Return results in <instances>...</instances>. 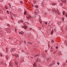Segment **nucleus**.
Listing matches in <instances>:
<instances>
[{
    "mask_svg": "<svg viewBox=\"0 0 67 67\" xmlns=\"http://www.w3.org/2000/svg\"><path fill=\"white\" fill-rule=\"evenodd\" d=\"M38 12H39V10H38V9H36L35 12V14H36L37 13H38Z\"/></svg>",
    "mask_w": 67,
    "mask_h": 67,
    "instance_id": "obj_1",
    "label": "nucleus"
},
{
    "mask_svg": "<svg viewBox=\"0 0 67 67\" xmlns=\"http://www.w3.org/2000/svg\"><path fill=\"white\" fill-rule=\"evenodd\" d=\"M22 28H24V29L26 30V29H27V26H22Z\"/></svg>",
    "mask_w": 67,
    "mask_h": 67,
    "instance_id": "obj_2",
    "label": "nucleus"
},
{
    "mask_svg": "<svg viewBox=\"0 0 67 67\" xmlns=\"http://www.w3.org/2000/svg\"><path fill=\"white\" fill-rule=\"evenodd\" d=\"M31 18V16L30 15H29L28 17H27V19H30Z\"/></svg>",
    "mask_w": 67,
    "mask_h": 67,
    "instance_id": "obj_3",
    "label": "nucleus"
},
{
    "mask_svg": "<svg viewBox=\"0 0 67 67\" xmlns=\"http://www.w3.org/2000/svg\"><path fill=\"white\" fill-rule=\"evenodd\" d=\"M61 1L63 2H66V0H61Z\"/></svg>",
    "mask_w": 67,
    "mask_h": 67,
    "instance_id": "obj_4",
    "label": "nucleus"
},
{
    "mask_svg": "<svg viewBox=\"0 0 67 67\" xmlns=\"http://www.w3.org/2000/svg\"><path fill=\"white\" fill-rule=\"evenodd\" d=\"M51 5H55L56 3H51Z\"/></svg>",
    "mask_w": 67,
    "mask_h": 67,
    "instance_id": "obj_5",
    "label": "nucleus"
},
{
    "mask_svg": "<svg viewBox=\"0 0 67 67\" xmlns=\"http://www.w3.org/2000/svg\"><path fill=\"white\" fill-rule=\"evenodd\" d=\"M22 9H21L20 8H19L18 10V11H20V12L22 11Z\"/></svg>",
    "mask_w": 67,
    "mask_h": 67,
    "instance_id": "obj_6",
    "label": "nucleus"
},
{
    "mask_svg": "<svg viewBox=\"0 0 67 67\" xmlns=\"http://www.w3.org/2000/svg\"><path fill=\"white\" fill-rule=\"evenodd\" d=\"M35 7L36 8H38V6L37 5H35Z\"/></svg>",
    "mask_w": 67,
    "mask_h": 67,
    "instance_id": "obj_7",
    "label": "nucleus"
},
{
    "mask_svg": "<svg viewBox=\"0 0 67 67\" xmlns=\"http://www.w3.org/2000/svg\"><path fill=\"white\" fill-rule=\"evenodd\" d=\"M40 56V55H39V54H37L35 56V57H37V56Z\"/></svg>",
    "mask_w": 67,
    "mask_h": 67,
    "instance_id": "obj_8",
    "label": "nucleus"
},
{
    "mask_svg": "<svg viewBox=\"0 0 67 67\" xmlns=\"http://www.w3.org/2000/svg\"><path fill=\"white\" fill-rule=\"evenodd\" d=\"M57 11L58 14H60V13H59V10H58Z\"/></svg>",
    "mask_w": 67,
    "mask_h": 67,
    "instance_id": "obj_9",
    "label": "nucleus"
},
{
    "mask_svg": "<svg viewBox=\"0 0 67 67\" xmlns=\"http://www.w3.org/2000/svg\"><path fill=\"white\" fill-rule=\"evenodd\" d=\"M65 11L63 12V15H65Z\"/></svg>",
    "mask_w": 67,
    "mask_h": 67,
    "instance_id": "obj_10",
    "label": "nucleus"
},
{
    "mask_svg": "<svg viewBox=\"0 0 67 67\" xmlns=\"http://www.w3.org/2000/svg\"><path fill=\"white\" fill-rule=\"evenodd\" d=\"M65 43H66V46H67V40H65Z\"/></svg>",
    "mask_w": 67,
    "mask_h": 67,
    "instance_id": "obj_11",
    "label": "nucleus"
},
{
    "mask_svg": "<svg viewBox=\"0 0 67 67\" xmlns=\"http://www.w3.org/2000/svg\"><path fill=\"white\" fill-rule=\"evenodd\" d=\"M20 22L21 23H22V22H23V21L22 20H21L20 21Z\"/></svg>",
    "mask_w": 67,
    "mask_h": 67,
    "instance_id": "obj_12",
    "label": "nucleus"
},
{
    "mask_svg": "<svg viewBox=\"0 0 67 67\" xmlns=\"http://www.w3.org/2000/svg\"><path fill=\"white\" fill-rule=\"evenodd\" d=\"M28 44H31V45L32 44V43L30 42H28Z\"/></svg>",
    "mask_w": 67,
    "mask_h": 67,
    "instance_id": "obj_13",
    "label": "nucleus"
},
{
    "mask_svg": "<svg viewBox=\"0 0 67 67\" xmlns=\"http://www.w3.org/2000/svg\"><path fill=\"white\" fill-rule=\"evenodd\" d=\"M6 58L7 59H8L9 58H8V57L7 56H6Z\"/></svg>",
    "mask_w": 67,
    "mask_h": 67,
    "instance_id": "obj_14",
    "label": "nucleus"
},
{
    "mask_svg": "<svg viewBox=\"0 0 67 67\" xmlns=\"http://www.w3.org/2000/svg\"><path fill=\"white\" fill-rule=\"evenodd\" d=\"M8 48H6V53H7V52H8Z\"/></svg>",
    "mask_w": 67,
    "mask_h": 67,
    "instance_id": "obj_15",
    "label": "nucleus"
},
{
    "mask_svg": "<svg viewBox=\"0 0 67 67\" xmlns=\"http://www.w3.org/2000/svg\"><path fill=\"white\" fill-rule=\"evenodd\" d=\"M36 66V64H35V63H34V65H33V66Z\"/></svg>",
    "mask_w": 67,
    "mask_h": 67,
    "instance_id": "obj_16",
    "label": "nucleus"
},
{
    "mask_svg": "<svg viewBox=\"0 0 67 67\" xmlns=\"http://www.w3.org/2000/svg\"><path fill=\"white\" fill-rule=\"evenodd\" d=\"M3 2V0H0V2Z\"/></svg>",
    "mask_w": 67,
    "mask_h": 67,
    "instance_id": "obj_17",
    "label": "nucleus"
},
{
    "mask_svg": "<svg viewBox=\"0 0 67 67\" xmlns=\"http://www.w3.org/2000/svg\"><path fill=\"white\" fill-rule=\"evenodd\" d=\"M7 25L9 27V26H10V25H9V24H7Z\"/></svg>",
    "mask_w": 67,
    "mask_h": 67,
    "instance_id": "obj_18",
    "label": "nucleus"
},
{
    "mask_svg": "<svg viewBox=\"0 0 67 67\" xmlns=\"http://www.w3.org/2000/svg\"><path fill=\"white\" fill-rule=\"evenodd\" d=\"M0 13H3V11H0Z\"/></svg>",
    "mask_w": 67,
    "mask_h": 67,
    "instance_id": "obj_19",
    "label": "nucleus"
},
{
    "mask_svg": "<svg viewBox=\"0 0 67 67\" xmlns=\"http://www.w3.org/2000/svg\"><path fill=\"white\" fill-rule=\"evenodd\" d=\"M7 13H8V14H9V11H7Z\"/></svg>",
    "mask_w": 67,
    "mask_h": 67,
    "instance_id": "obj_20",
    "label": "nucleus"
},
{
    "mask_svg": "<svg viewBox=\"0 0 67 67\" xmlns=\"http://www.w3.org/2000/svg\"><path fill=\"white\" fill-rule=\"evenodd\" d=\"M20 3L21 4H22V3H23V2H22V1H21L20 2Z\"/></svg>",
    "mask_w": 67,
    "mask_h": 67,
    "instance_id": "obj_21",
    "label": "nucleus"
},
{
    "mask_svg": "<svg viewBox=\"0 0 67 67\" xmlns=\"http://www.w3.org/2000/svg\"><path fill=\"white\" fill-rule=\"evenodd\" d=\"M60 5H61V6L63 5V3H61L60 4Z\"/></svg>",
    "mask_w": 67,
    "mask_h": 67,
    "instance_id": "obj_22",
    "label": "nucleus"
},
{
    "mask_svg": "<svg viewBox=\"0 0 67 67\" xmlns=\"http://www.w3.org/2000/svg\"><path fill=\"white\" fill-rule=\"evenodd\" d=\"M59 54H60V55L61 54V52H59Z\"/></svg>",
    "mask_w": 67,
    "mask_h": 67,
    "instance_id": "obj_23",
    "label": "nucleus"
},
{
    "mask_svg": "<svg viewBox=\"0 0 67 67\" xmlns=\"http://www.w3.org/2000/svg\"><path fill=\"white\" fill-rule=\"evenodd\" d=\"M45 23L46 24H47V22H45Z\"/></svg>",
    "mask_w": 67,
    "mask_h": 67,
    "instance_id": "obj_24",
    "label": "nucleus"
},
{
    "mask_svg": "<svg viewBox=\"0 0 67 67\" xmlns=\"http://www.w3.org/2000/svg\"><path fill=\"white\" fill-rule=\"evenodd\" d=\"M0 56H2V54L1 53L0 54Z\"/></svg>",
    "mask_w": 67,
    "mask_h": 67,
    "instance_id": "obj_25",
    "label": "nucleus"
},
{
    "mask_svg": "<svg viewBox=\"0 0 67 67\" xmlns=\"http://www.w3.org/2000/svg\"><path fill=\"white\" fill-rule=\"evenodd\" d=\"M64 21V18H63V20H62V21Z\"/></svg>",
    "mask_w": 67,
    "mask_h": 67,
    "instance_id": "obj_26",
    "label": "nucleus"
},
{
    "mask_svg": "<svg viewBox=\"0 0 67 67\" xmlns=\"http://www.w3.org/2000/svg\"><path fill=\"white\" fill-rule=\"evenodd\" d=\"M19 34H22V33L21 32H19Z\"/></svg>",
    "mask_w": 67,
    "mask_h": 67,
    "instance_id": "obj_27",
    "label": "nucleus"
},
{
    "mask_svg": "<svg viewBox=\"0 0 67 67\" xmlns=\"http://www.w3.org/2000/svg\"><path fill=\"white\" fill-rule=\"evenodd\" d=\"M24 15H25V14H26V12H24Z\"/></svg>",
    "mask_w": 67,
    "mask_h": 67,
    "instance_id": "obj_28",
    "label": "nucleus"
},
{
    "mask_svg": "<svg viewBox=\"0 0 67 67\" xmlns=\"http://www.w3.org/2000/svg\"><path fill=\"white\" fill-rule=\"evenodd\" d=\"M53 31H52L51 32V34H53Z\"/></svg>",
    "mask_w": 67,
    "mask_h": 67,
    "instance_id": "obj_29",
    "label": "nucleus"
},
{
    "mask_svg": "<svg viewBox=\"0 0 67 67\" xmlns=\"http://www.w3.org/2000/svg\"><path fill=\"white\" fill-rule=\"evenodd\" d=\"M21 51L22 52H24V51L23 50H21Z\"/></svg>",
    "mask_w": 67,
    "mask_h": 67,
    "instance_id": "obj_30",
    "label": "nucleus"
},
{
    "mask_svg": "<svg viewBox=\"0 0 67 67\" xmlns=\"http://www.w3.org/2000/svg\"><path fill=\"white\" fill-rule=\"evenodd\" d=\"M21 33H22V34H23L24 33V32H23V31H22Z\"/></svg>",
    "mask_w": 67,
    "mask_h": 67,
    "instance_id": "obj_31",
    "label": "nucleus"
},
{
    "mask_svg": "<svg viewBox=\"0 0 67 67\" xmlns=\"http://www.w3.org/2000/svg\"><path fill=\"white\" fill-rule=\"evenodd\" d=\"M29 30H32V29L31 28H30Z\"/></svg>",
    "mask_w": 67,
    "mask_h": 67,
    "instance_id": "obj_32",
    "label": "nucleus"
},
{
    "mask_svg": "<svg viewBox=\"0 0 67 67\" xmlns=\"http://www.w3.org/2000/svg\"><path fill=\"white\" fill-rule=\"evenodd\" d=\"M15 32H16V29H15Z\"/></svg>",
    "mask_w": 67,
    "mask_h": 67,
    "instance_id": "obj_33",
    "label": "nucleus"
},
{
    "mask_svg": "<svg viewBox=\"0 0 67 67\" xmlns=\"http://www.w3.org/2000/svg\"><path fill=\"white\" fill-rule=\"evenodd\" d=\"M52 43H54V41L52 40Z\"/></svg>",
    "mask_w": 67,
    "mask_h": 67,
    "instance_id": "obj_34",
    "label": "nucleus"
},
{
    "mask_svg": "<svg viewBox=\"0 0 67 67\" xmlns=\"http://www.w3.org/2000/svg\"><path fill=\"white\" fill-rule=\"evenodd\" d=\"M24 43H25V44H26V42H25V41H24Z\"/></svg>",
    "mask_w": 67,
    "mask_h": 67,
    "instance_id": "obj_35",
    "label": "nucleus"
},
{
    "mask_svg": "<svg viewBox=\"0 0 67 67\" xmlns=\"http://www.w3.org/2000/svg\"><path fill=\"white\" fill-rule=\"evenodd\" d=\"M57 64L58 65H59V63H57Z\"/></svg>",
    "mask_w": 67,
    "mask_h": 67,
    "instance_id": "obj_36",
    "label": "nucleus"
},
{
    "mask_svg": "<svg viewBox=\"0 0 67 67\" xmlns=\"http://www.w3.org/2000/svg\"><path fill=\"white\" fill-rule=\"evenodd\" d=\"M38 60H36V62H38Z\"/></svg>",
    "mask_w": 67,
    "mask_h": 67,
    "instance_id": "obj_37",
    "label": "nucleus"
},
{
    "mask_svg": "<svg viewBox=\"0 0 67 67\" xmlns=\"http://www.w3.org/2000/svg\"><path fill=\"white\" fill-rule=\"evenodd\" d=\"M9 7H10V8H11V5H10V4H9Z\"/></svg>",
    "mask_w": 67,
    "mask_h": 67,
    "instance_id": "obj_38",
    "label": "nucleus"
},
{
    "mask_svg": "<svg viewBox=\"0 0 67 67\" xmlns=\"http://www.w3.org/2000/svg\"><path fill=\"white\" fill-rule=\"evenodd\" d=\"M5 8L6 9H7V7L5 6Z\"/></svg>",
    "mask_w": 67,
    "mask_h": 67,
    "instance_id": "obj_39",
    "label": "nucleus"
},
{
    "mask_svg": "<svg viewBox=\"0 0 67 67\" xmlns=\"http://www.w3.org/2000/svg\"><path fill=\"white\" fill-rule=\"evenodd\" d=\"M56 49H57L58 48V47H56Z\"/></svg>",
    "mask_w": 67,
    "mask_h": 67,
    "instance_id": "obj_40",
    "label": "nucleus"
},
{
    "mask_svg": "<svg viewBox=\"0 0 67 67\" xmlns=\"http://www.w3.org/2000/svg\"><path fill=\"white\" fill-rule=\"evenodd\" d=\"M66 17H67V14H66Z\"/></svg>",
    "mask_w": 67,
    "mask_h": 67,
    "instance_id": "obj_41",
    "label": "nucleus"
},
{
    "mask_svg": "<svg viewBox=\"0 0 67 67\" xmlns=\"http://www.w3.org/2000/svg\"><path fill=\"white\" fill-rule=\"evenodd\" d=\"M20 21H18V23H20Z\"/></svg>",
    "mask_w": 67,
    "mask_h": 67,
    "instance_id": "obj_42",
    "label": "nucleus"
},
{
    "mask_svg": "<svg viewBox=\"0 0 67 67\" xmlns=\"http://www.w3.org/2000/svg\"><path fill=\"white\" fill-rule=\"evenodd\" d=\"M45 52H47V51L46 50H45Z\"/></svg>",
    "mask_w": 67,
    "mask_h": 67,
    "instance_id": "obj_43",
    "label": "nucleus"
},
{
    "mask_svg": "<svg viewBox=\"0 0 67 67\" xmlns=\"http://www.w3.org/2000/svg\"><path fill=\"white\" fill-rule=\"evenodd\" d=\"M48 11H50V10H51L50 9H48Z\"/></svg>",
    "mask_w": 67,
    "mask_h": 67,
    "instance_id": "obj_44",
    "label": "nucleus"
},
{
    "mask_svg": "<svg viewBox=\"0 0 67 67\" xmlns=\"http://www.w3.org/2000/svg\"><path fill=\"white\" fill-rule=\"evenodd\" d=\"M53 64H51L50 65V66H51Z\"/></svg>",
    "mask_w": 67,
    "mask_h": 67,
    "instance_id": "obj_45",
    "label": "nucleus"
},
{
    "mask_svg": "<svg viewBox=\"0 0 67 67\" xmlns=\"http://www.w3.org/2000/svg\"><path fill=\"white\" fill-rule=\"evenodd\" d=\"M34 3H36V2H34Z\"/></svg>",
    "mask_w": 67,
    "mask_h": 67,
    "instance_id": "obj_46",
    "label": "nucleus"
},
{
    "mask_svg": "<svg viewBox=\"0 0 67 67\" xmlns=\"http://www.w3.org/2000/svg\"><path fill=\"white\" fill-rule=\"evenodd\" d=\"M17 56L18 57H19V55H17Z\"/></svg>",
    "mask_w": 67,
    "mask_h": 67,
    "instance_id": "obj_47",
    "label": "nucleus"
},
{
    "mask_svg": "<svg viewBox=\"0 0 67 67\" xmlns=\"http://www.w3.org/2000/svg\"><path fill=\"white\" fill-rule=\"evenodd\" d=\"M40 23L41 24L42 23V22L41 21H40Z\"/></svg>",
    "mask_w": 67,
    "mask_h": 67,
    "instance_id": "obj_48",
    "label": "nucleus"
},
{
    "mask_svg": "<svg viewBox=\"0 0 67 67\" xmlns=\"http://www.w3.org/2000/svg\"><path fill=\"white\" fill-rule=\"evenodd\" d=\"M53 10H52L53 11H54V9H53Z\"/></svg>",
    "mask_w": 67,
    "mask_h": 67,
    "instance_id": "obj_49",
    "label": "nucleus"
},
{
    "mask_svg": "<svg viewBox=\"0 0 67 67\" xmlns=\"http://www.w3.org/2000/svg\"><path fill=\"white\" fill-rule=\"evenodd\" d=\"M33 58L32 57H31V58Z\"/></svg>",
    "mask_w": 67,
    "mask_h": 67,
    "instance_id": "obj_50",
    "label": "nucleus"
},
{
    "mask_svg": "<svg viewBox=\"0 0 67 67\" xmlns=\"http://www.w3.org/2000/svg\"><path fill=\"white\" fill-rule=\"evenodd\" d=\"M32 7H33V5H32Z\"/></svg>",
    "mask_w": 67,
    "mask_h": 67,
    "instance_id": "obj_51",
    "label": "nucleus"
},
{
    "mask_svg": "<svg viewBox=\"0 0 67 67\" xmlns=\"http://www.w3.org/2000/svg\"><path fill=\"white\" fill-rule=\"evenodd\" d=\"M12 19H13V18H12Z\"/></svg>",
    "mask_w": 67,
    "mask_h": 67,
    "instance_id": "obj_52",
    "label": "nucleus"
},
{
    "mask_svg": "<svg viewBox=\"0 0 67 67\" xmlns=\"http://www.w3.org/2000/svg\"><path fill=\"white\" fill-rule=\"evenodd\" d=\"M11 0V1H12V0Z\"/></svg>",
    "mask_w": 67,
    "mask_h": 67,
    "instance_id": "obj_53",
    "label": "nucleus"
},
{
    "mask_svg": "<svg viewBox=\"0 0 67 67\" xmlns=\"http://www.w3.org/2000/svg\"><path fill=\"white\" fill-rule=\"evenodd\" d=\"M48 24H49V23H48Z\"/></svg>",
    "mask_w": 67,
    "mask_h": 67,
    "instance_id": "obj_54",
    "label": "nucleus"
}]
</instances>
